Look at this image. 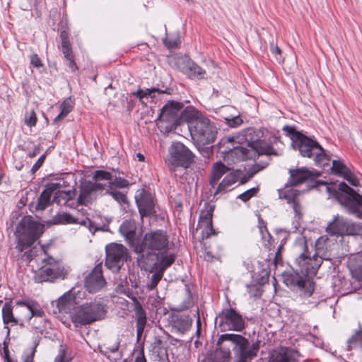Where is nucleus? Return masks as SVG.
Wrapping results in <instances>:
<instances>
[{"instance_id":"18","label":"nucleus","mask_w":362,"mask_h":362,"mask_svg":"<svg viewBox=\"0 0 362 362\" xmlns=\"http://www.w3.org/2000/svg\"><path fill=\"white\" fill-rule=\"evenodd\" d=\"M52 221L54 224H80L87 227L92 233L98 230L88 217L80 218L67 212L58 213L52 217Z\"/></svg>"},{"instance_id":"31","label":"nucleus","mask_w":362,"mask_h":362,"mask_svg":"<svg viewBox=\"0 0 362 362\" xmlns=\"http://www.w3.org/2000/svg\"><path fill=\"white\" fill-rule=\"evenodd\" d=\"M52 193L53 192L51 191L46 185L45 189L41 192L37 199V202L35 205V209L37 211H43L50 204Z\"/></svg>"},{"instance_id":"56","label":"nucleus","mask_w":362,"mask_h":362,"mask_svg":"<svg viewBox=\"0 0 362 362\" xmlns=\"http://www.w3.org/2000/svg\"><path fill=\"white\" fill-rule=\"evenodd\" d=\"M93 185L95 192L98 190H105L106 194L108 193L109 186L107 182L104 181L102 182L101 181H95V182H93Z\"/></svg>"},{"instance_id":"25","label":"nucleus","mask_w":362,"mask_h":362,"mask_svg":"<svg viewBox=\"0 0 362 362\" xmlns=\"http://www.w3.org/2000/svg\"><path fill=\"white\" fill-rule=\"evenodd\" d=\"M95 192L93 188V182L85 181L80 186V194L76 199L77 207L80 206H88L92 204L94 197L93 193Z\"/></svg>"},{"instance_id":"23","label":"nucleus","mask_w":362,"mask_h":362,"mask_svg":"<svg viewBox=\"0 0 362 362\" xmlns=\"http://www.w3.org/2000/svg\"><path fill=\"white\" fill-rule=\"evenodd\" d=\"M300 354L298 351L286 347H281L272 354V362H298Z\"/></svg>"},{"instance_id":"63","label":"nucleus","mask_w":362,"mask_h":362,"mask_svg":"<svg viewBox=\"0 0 362 362\" xmlns=\"http://www.w3.org/2000/svg\"><path fill=\"white\" fill-rule=\"evenodd\" d=\"M65 354H66L65 350L64 349L61 348L59 350V353L57 355V356L55 357L54 362H68L65 359Z\"/></svg>"},{"instance_id":"60","label":"nucleus","mask_w":362,"mask_h":362,"mask_svg":"<svg viewBox=\"0 0 362 362\" xmlns=\"http://www.w3.org/2000/svg\"><path fill=\"white\" fill-rule=\"evenodd\" d=\"M267 165H268V163H267V162L264 163L262 164L256 163V164L253 165L249 169V170L252 173L253 175H255V174H257V173H259V171H261L262 170L265 168L267 166Z\"/></svg>"},{"instance_id":"55","label":"nucleus","mask_w":362,"mask_h":362,"mask_svg":"<svg viewBox=\"0 0 362 362\" xmlns=\"http://www.w3.org/2000/svg\"><path fill=\"white\" fill-rule=\"evenodd\" d=\"M47 185L49 187V189L54 192V191L57 190L61 187H66L69 185L66 180H64V179H60L57 182H49L47 183Z\"/></svg>"},{"instance_id":"11","label":"nucleus","mask_w":362,"mask_h":362,"mask_svg":"<svg viewBox=\"0 0 362 362\" xmlns=\"http://www.w3.org/2000/svg\"><path fill=\"white\" fill-rule=\"evenodd\" d=\"M263 132L260 129L247 128L241 132L240 136H238L239 141H245L247 146L254 149L258 155H275L277 153L275 149L264 140H262Z\"/></svg>"},{"instance_id":"51","label":"nucleus","mask_w":362,"mask_h":362,"mask_svg":"<svg viewBox=\"0 0 362 362\" xmlns=\"http://www.w3.org/2000/svg\"><path fill=\"white\" fill-rule=\"evenodd\" d=\"M270 45V50L272 53L276 57V60L281 61L282 57H281V49L280 47L275 43L274 40L272 39L269 42Z\"/></svg>"},{"instance_id":"9","label":"nucleus","mask_w":362,"mask_h":362,"mask_svg":"<svg viewBox=\"0 0 362 362\" xmlns=\"http://www.w3.org/2000/svg\"><path fill=\"white\" fill-rule=\"evenodd\" d=\"M229 170L230 169L221 161L216 162L213 165L209 180L212 188L215 187L222 176L226 175L216 187L214 195L226 192L228 188L232 187L239 180L240 175H241L240 170H233L228 173Z\"/></svg>"},{"instance_id":"41","label":"nucleus","mask_w":362,"mask_h":362,"mask_svg":"<svg viewBox=\"0 0 362 362\" xmlns=\"http://www.w3.org/2000/svg\"><path fill=\"white\" fill-rule=\"evenodd\" d=\"M119 343L116 342L112 346H107L104 344L103 346H99L98 349L101 354L105 356V357H109L111 354L115 353L119 350Z\"/></svg>"},{"instance_id":"39","label":"nucleus","mask_w":362,"mask_h":362,"mask_svg":"<svg viewBox=\"0 0 362 362\" xmlns=\"http://www.w3.org/2000/svg\"><path fill=\"white\" fill-rule=\"evenodd\" d=\"M158 92L160 93H167V90H162L159 88H146L145 90L143 89H138L136 92L133 93V95H136L137 98H139V100L141 102V103H144L143 101L144 98H147L148 97H150L151 93Z\"/></svg>"},{"instance_id":"14","label":"nucleus","mask_w":362,"mask_h":362,"mask_svg":"<svg viewBox=\"0 0 362 362\" xmlns=\"http://www.w3.org/2000/svg\"><path fill=\"white\" fill-rule=\"evenodd\" d=\"M105 266L113 272H118L127 261V249L121 244L110 243L105 247Z\"/></svg>"},{"instance_id":"2","label":"nucleus","mask_w":362,"mask_h":362,"mask_svg":"<svg viewBox=\"0 0 362 362\" xmlns=\"http://www.w3.org/2000/svg\"><path fill=\"white\" fill-rule=\"evenodd\" d=\"M168 238L163 231L158 230L146 233L141 244L134 249L139 255L137 262L141 269L147 270L148 266H151L160 254L168 250Z\"/></svg>"},{"instance_id":"52","label":"nucleus","mask_w":362,"mask_h":362,"mask_svg":"<svg viewBox=\"0 0 362 362\" xmlns=\"http://www.w3.org/2000/svg\"><path fill=\"white\" fill-rule=\"evenodd\" d=\"M25 123L30 127H34L37 123V117L34 110L26 113L25 115Z\"/></svg>"},{"instance_id":"58","label":"nucleus","mask_w":362,"mask_h":362,"mask_svg":"<svg viewBox=\"0 0 362 362\" xmlns=\"http://www.w3.org/2000/svg\"><path fill=\"white\" fill-rule=\"evenodd\" d=\"M292 205L293 209L294 211V213L296 214V216L300 219L302 217V209L301 206L298 202V199L296 200L294 202L291 204Z\"/></svg>"},{"instance_id":"44","label":"nucleus","mask_w":362,"mask_h":362,"mask_svg":"<svg viewBox=\"0 0 362 362\" xmlns=\"http://www.w3.org/2000/svg\"><path fill=\"white\" fill-rule=\"evenodd\" d=\"M163 276V273L158 270H156V272L151 276L150 282L146 284V288L148 291L154 290L157 287V285L161 280Z\"/></svg>"},{"instance_id":"61","label":"nucleus","mask_w":362,"mask_h":362,"mask_svg":"<svg viewBox=\"0 0 362 362\" xmlns=\"http://www.w3.org/2000/svg\"><path fill=\"white\" fill-rule=\"evenodd\" d=\"M45 158H46V155L42 154L38 158L37 162L33 165V167L31 168V172L33 174L35 173L42 165V164L45 160Z\"/></svg>"},{"instance_id":"30","label":"nucleus","mask_w":362,"mask_h":362,"mask_svg":"<svg viewBox=\"0 0 362 362\" xmlns=\"http://www.w3.org/2000/svg\"><path fill=\"white\" fill-rule=\"evenodd\" d=\"M166 250L163 253L160 254L159 258L155 261L151 266H148V269H156L160 271L161 273H164L165 270L169 267L175 259V257L173 254L168 253Z\"/></svg>"},{"instance_id":"50","label":"nucleus","mask_w":362,"mask_h":362,"mask_svg":"<svg viewBox=\"0 0 362 362\" xmlns=\"http://www.w3.org/2000/svg\"><path fill=\"white\" fill-rule=\"evenodd\" d=\"M342 177L353 186L356 187L360 185L359 180L351 172L350 169L345 173V175Z\"/></svg>"},{"instance_id":"62","label":"nucleus","mask_w":362,"mask_h":362,"mask_svg":"<svg viewBox=\"0 0 362 362\" xmlns=\"http://www.w3.org/2000/svg\"><path fill=\"white\" fill-rule=\"evenodd\" d=\"M30 63L33 66H34L36 68H40L42 66L41 59L36 54H34L31 56Z\"/></svg>"},{"instance_id":"21","label":"nucleus","mask_w":362,"mask_h":362,"mask_svg":"<svg viewBox=\"0 0 362 362\" xmlns=\"http://www.w3.org/2000/svg\"><path fill=\"white\" fill-rule=\"evenodd\" d=\"M105 284V280L102 273V267L97 265L86 276L85 286L90 293H95Z\"/></svg>"},{"instance_id":"13","label":"nucleus","mask_w":362,"mask_h":362,"mask_svg":"<svg viewBox=\"0 0 362 362\" xmlns=\"http://www.w3.org/2000/svg\"><path fill=\"white\" fill-rule=\"evenodd\" d=\"M183 104L174 100L168 101L160 110L158 119L169 124L170 128L179 124L180 116L189 118L193 110L187 108L182 111Z\"/></svg>"},{"instance_id":"35","label":"nucleus","mask_w":362,"mask_h":362,"mask_svg":"<svg viewBox=\"0 0 362 362\" xmlns=\"http://www.w3.org/2000/svg\"><path fill=\"white\" fill-rule=\"evenodd\" d=\"M198 226L202 229V235L203 238H208L212 235H216L215 230L213 228L212 221L199 219Z\"/></svg>"},{"instance_id":"36","label":"nucleus","mask_w":362,"mask_h":362,"mask_svg":"<svg viewBox=\"0 0 362 362\" xmlns=\"http://www.w3.org/2000/svg\"><path fill=\"white\" fill-rule=\"evenodd\" d=\"M349 350L353 349H362V329L356 331L346 341Z\"/></svg>"},{"instance_id":"64","label":"nucleus","mask_w":362,"mask_h":362,"mask_svg":"<svg viewBox=\"0 0 362 362\" xmlns=\"http://www.w3.org/2000/svg\"><path fill=\"white\" fill-rule=\"evenodd\" d=\"M122 354L119 350L115 353L111 354L107 358L111 362H119L122 359Z\"/></svg>"},{"instance_id":"48","label":"nucleus","mask_w":362,"mask_h":362,"mask_svg":"<svg viewBox=\"0 0 362 362\" xmlns=\"http://www.w3.org/2000/svg\"><path fill=\"white\" fill-rule=\"evenodd\" d=\"M108 194H110L117 202L120 204H124L127 202V196L121 192L117 191L116 189H108Z\"/></svg>"},{"instance_id":"17","label":"nucleus","mask_w":362,"mask_h":362,"mask_svg":"<svg viewBox=\"0 0 362 362\" xmlns=\"http://www.w3.org/2000/svg\"><path fill=\"white\" fill-rule=\"evenodd\" d=\"M39 282L53 281L56 279L64 278V268L52 258L47 260L35 276Z\"/></svg>"},{"instance_id":"3","label":"nucleus","mask_w":362,"mask_h":362,"mask_svg":"<svg viewBox=\"0 0 362 362\" xmlns=\"http://www.w3.org/2000/svg\"><path fill=\"white\" fill-rule=\"evenodd\" d=\"M217 346L223 354L224 358H228L232 350L238 362H246L256 355L258 347L252 344L250 347L248 340L240 334H223L217 341Z\"/></svg>"},{"instance_id":"40","label":"nucleus","mask_w":362,"mask_h":362,"mask_svg":"<svg viewBox=\"0 0 362 362\" xmlns=\"http://www.w3.org/2000/svg\"><path fill=\"white\" fill-rule=\"evenodd\" d=\"M229 152H231L232 154L235 155L242 160H244L247 157V149L238 145L233 146V148H228L227 150L224 151V153Z\"/></svg>"},{"instance_id":"15","label":"nucleus","mask_w":362,"mask_h":362,"mask_svg":"<svg viewBox=\"0 0 362 362\" xmlns=\"http://www.w3.org/2000/svg\"><path fill=\"white\" fill-rule=\"evenodd\" d=\"M361 230L360 224L339 216H335L326 227V232L330 235H356Z\"/></svg>"},{"instance_id":"7","label":"nucleus","mask_w":362,"mask_h":362,"mask_svg":"<svg viewBox=\"0 0 362 362\" xmlns=\"http://www.w3.org/2000/svg\"><path fill=\"white\" fill-rule=\"evenodd\" d=\"M43 226L30 218H24L16 228V248L23 252L30 247L43 233Z\"/></svg>"},{"instance_id":"19","label":"nucleus","mask_w":362,"mask_h":362,"mask_svg":"<svg viewBox=\"0 0 362 362\" xmlns=\"http://www.w3.org/2000/svg\"><path fill=\"white\" fill-rule=\"evenodd\" d=\"M178 67L180 71L192 79H204L206 78V72L201 66L197 64L191 59L184 57L180 59L178 62Z\"/></svg>"},{"instance_id":"27","label":"nucleus","mask_w":362,"mask_h":362,"mask_svg":"<svg viewBox=\"0 0 362 362\" xmlns=\"http://www.w3.org/2000/svg\"><path fill=\"white\" fill-rule=\"evenodd\" d=\"M136 201L139 214L142 217L145 216H151L156 212L153 199L150 194L144 193L141 194L140 198L136 199Z\"/></svg>"},{"instance_id":"38","label":"nucleus","mask_w":362,"mask_h":362,"mask_svg":"<svg viewBox=\"0 0 362 362\" xmlns=\"http://www.w3.org/2000/svg\"><path fill=\"white\" fill-rule=\"evenodd\" d=\"M349 168L341 160H334L331 167L332 174L339 177H343Z\"/></svg>"},{"instance_id":"1","label":"nucleus","mask_w":362,"mask_h":362,"mask_svg":"<svg viewBox=\"0 0 362 362\" xmlns=\"http://www.w3.org/2000/svg\"><path fill=\"white\" fill-rule=\"evenodd\" d=\"M327 240V238L321 236L316 240V248L312 255L308 250L305 237L300 236L295 241L294 248L299 252L295 261L296 272L285 273L283 278L288 287L298 292L303 298L310 297L314 291V282L310 280V277L316 274L322 263V257L320 254Z\"/></svg>"},{"instance_id":"32","label":"nucleus","mask_w":362,"mask_h":362,"mask_svg":"<svg viewBox=\"0 0 362 362\" xmlns=\"http://www.w3.org/2000/svg\"><path fill=\"white\" fill-rule=\"evenodd\" d=\"M136 226L131 221H124L119 227V231L129 242L134 240L136 235Z\"/></svg>"},{"instance_id":"42","label":"nucleus","mask_w":362,"mask_h":362,"mask_svg":"<svg viewBox=\"0 0 362 362\" xmlns=\"http://www.w3.org/2000/svg\"><path fill=\"white\" fill-rule=\"evenodd\" d=\"M214 211V205L206 203L204 209L200 212L199 218L206 221H212Z\"/></svg>"},{"instance_id":"47","label":"nucleus","mask_w":362,"mask_h":362,"mask_svg":"<svg viewBox=\"0 0 362 362\" xmlns=\"http://www.w3.org/2000/svg\"><path fill=\"white\" fill-rule=\"evenodd\" d=\"M283 130L286 132L288 136H291L295 144L298 141V136H303V134L297 132L293 127L286 125L283 127Z\"/></svg>"},{"instance_id":"57","label":"nucleus","mask_w":362,"mask_h":362,"mask_svg":"<svg viewBox=\"0 0 362 362\" xmlns=\"http://www.w3.org/2000/svg\"><path fill=\"white\" fill-rule=\"evenodd\" d=\"M164 43L168 49H174L178 47L179 44L180 43V41L178 38L173 40L166 38L164 40Z\"/></svg>"},{"instance_id":"33","label":"nucleus","mask_w":362,"mask_h":362,"mask_svg":"<svg viewBox=\"0 0 362 362\" xmlns=\"http://www.w3.org/2000/svg\"><path fill=\"white\" fill-rule=\"evenodd\" d=\"M134 310L136 320V325L146 326L147 322L146 312L141 303L135 298H134Z\"/></svg>"},{"instance_id":"24","label":"nucleus","mask_w":362,"mask_h":362,"mask_svg":"<svg viewBox=\"0 0 362 362\" xmlns=\"http://www.w3.org/2000/svg\"><path fill=\"white\" fill-rule=\"evenodd\" d=\"M60 37L62 39L61 49L66 60V64L70 68L71 71H76L78 70V66L75 62L72 48L66 32H62Z\"/></svg>"},{"instance_id":"37","label":"nucleus","mask_w":362,"mask_h":362,"mask_svg":"<svg viewBox=\"0 0 362 362\" xmlns=\"http://www.w3.org/2000/svg\"><path fill=\"white\" fill-rule=\"evenodd\" d=\"M278 193L279 197L286 199L288 204H292L297 200L299 194L298 191L293 189H279Z\"/></svg>"},{"instance_id":"4","label":"nucleus","mask_w":362,"mask_h":362,"mask_svg":"<svg viewBox=\"0 0 362 362\" xmlns=\"http://www.w3.org/2000/svg\"><path fill=\"white\" fill-rule=\"evenodd\" d=\"M105 314L103 303L100 300H94L76 306L70 315V318L76 327H81L103 319Z\"/></svg>"},{"instance_id":"10","label":"nucleus","mask_w":362,"mask_h":362,"mask_svg":"<svg viewBox=\"0 0 362 362\" xmlns=\"http://www.w3.org/2000/svg\"><path fill=\"white\" fill-rule=\"evenodd\" d=\"M19 310L18 309V305L16 304V308L13 312V308L11 303H5L2 307V320L4 325V329L1 332V335H4V340L2 342L3 349L5 354V356H8V344L10 341V333L11 329L9 325H24V320L23 315H18Z\"/></svg>"},{"instance_id":"22","label":"nucleus","mask_w":362,"mask_h":362,"mask_svg":"<svg viewBox=\"0 0 362 362\" xmlns=\"http://www.w3.org/2000/svg\"><path fill=\"white\" fill-rule=\"evenodd\" d=\"M288 173L290 175L288 183L292 186L302 184L307 180L312 177H317L320 175L315 170H310L305 168L290 169Z\"/></svg>"},{"instance_id":"16","label":"nucleus","mask_w":362,"mask_h":362,"mask_svg":"<svg viewBox=\"0 0 362 362\" xmlns=\"http://www.w3.org/2000/svg\"><path fill=\"white\" fill-rule=\"evenodd\" d=\"M218 317L220 319L219 326L222 330L242 332L245 328V319L234 308L223 309Z\"/></svg>"},{"instance_id":"49","label":"nucleus","mask_w":362,"mask_h":362,"mask_svg":"<svg viewBox=\"0 0 362 362\" xmlns=\"http://www.w3.org/2000/svg\"><path fill=\"white\" fill-rule=\"evenodd\" d=\"M258 190V187H252L239 194L238 198L241 199L243 202H246L255 196Z\"/></svg>"},{"instance_id":"5","label":"nucleus","mask_w":362,"mask_h":362,"mask_svg":"<svg viewBox=\"0 0 362 362\" xmlns=\"http://www.w3.org/2000/svg\"><path fill=\"white\" fill-rule=\"evenodd\" d=\"M327 190L333 195L338 202L344 206L350 214L362 219V195L347 185L344 182L339 184L337 189L327 186Z\"/></svg>"},{"instance_id":"53","label":"nucleus","mask_w":362,"mask_h":362,"mask_svg":"<svg viewBox=\"0 0 362 362\" xmlns=\"http://www.w3.org/2000/svg\"><path fill=\"white\" fill-rule=\"evenodd\" d=\"M226 124L230 127H237L243 123V119L239 116H235L231 118H225Z\"/></svg>"},{"instance_id":"29","label":"nucleus","mask_w":362,"mask_h":362,"mask_svg":"<svg viewBox=\"0 0 362 362\" xmlns=\"http://www.w3.org/2000/svg\"><path fill=\"white\" fill-rule=\"evenodd\" d=\"M76 298L71 291L66 292L61 296L57 303V307L59 313L71 314L74 309L76 308Z\"/></svg>"},{"instance_id":"43","label":"nucleus","mask_w":362,"mask_h":362,"mask_svg":"<svg viewBox=\"0 0 362 362\" xmlns=\"http://www.w3.org/2000/svg\"><path fill=\"white\" fill-rule=\"evenodd\" d=\"M112 175L110 173L102 170H98L95 171L93 179L98 182V181H105L108 182V185H110V182L112 180Z\"/></svg>"},{"instance_id":"59","label":"nucleus","mask_w":362,"mask_h":362,"mask_svg":"<svg viewBox=\"0 0 362 362\" xmlns=\"http://www.w3.org/2000/svg\"><path fill=\"white\" fill-rule=\"evenodd\" d=\"M194 304V302L192 300V296H191V294L189 293V296L187 297V298L184 300L180 305V310H187L191 307H192Z\"/></svg>"},{"instance_id":"8","label":"nucleus","mask_w":362,"mask_h":362,"mask_svg":"<svg viewBox=\"0 0 362 362\" xmlns=\"http://www.w3.org/2000/svg\"><path fill=\"white\" fill-rule=\"evenodd\" d=\"M298 138V141L295 145L302 156L313 158L317 166L325 168L329 165L330 158L316 140L305 135Z\"/></svg>"},{"instance_id":"26","label":"nucleus","mask_w":362,"mask_h":362,"mask_svg":"<svg viewBox=\"0 0 362 362\" xmlns=\"http://www.w3.org/2000/svg\"><path fill=\"white\" fill-rule=\"evenodd\" d=\"M76 195L75 189L58 190L54 196L53 202L58 205L75 209L77 208Z\"/></svg>"},{"instance_id":"28","label":"nucleus","mask_w":362,"mask_h":362,"mask_svg":"<svg viewBox=\"0 0 362 362\" xmlns=\"http://www.w3.org/2000/svg\"><path fill=\"white\" fill-rule=\"evenodd\" d=\"M149 351L151 357L154 361H160L168 358L165 343L158 337L151 343Z\"/></svg>"},{"instance_id":"54","label":"nucleus","mask_w":362,"mask_h":362,"mask_svg":"<svg viewBox=\"0 0 362 362\" xmlns=\"http://www.w3.org/2000/svg\"><path fill=\"white\" fill-rule=\"evenodd\" d=\"M36 351V345L25 350L23 355V361L24 362H33L34 356Z\"/></svg>"},{"instance_id":"6","label":"nucleus","mask_w":362,"mask_h":362,"mask_svg":"<svg viewBox=\"0 0 362 362\" xmlns=\"http://www.w3.org/2000/svg\"><path fill=\"white\" fill-rule=\"evenodd\" d=\"M193 110L188 119L189 130L193 141L199 145H206L213 142L216 137V128L208 118L196 117Z\"/></svg>"},{"instance_id":"20","label":"nucleus","mask_w":362,"mask_h":362,"mask_svg":"<svg viewBox=\"0 0 362 362\" xmlns=\"http://www.w3.org/2000/svg\"><path fill=\"white\" fill-rule=\"evenodd\" d=\"M17 305L19 312L23 313L24 324L27 322H30L33 317H42L45 315V312L35 302L19 300L17 301Z\"/></svg>"},{"instance_id":"12","label":"nucleus","mask_w":362,"mask_h":362,"mask_svg":"<svg viewBox=\"0 0 362 362\" xmlns=\"http://www.w3.org/2000/svg\"><path fill=\"white\" fill-rule=\"evenodd\" d=\"M192 152L181 142L173 143L169 148L167 164L171 171L177 167L187 168L192 163Z\"/></svg>"},{"instance_id":"46","label":"nucleus","mask_w":362,"mask_h":362,"mask_svg":"<svg viewBox=\"0 0 362 362\" xmlns=\"http://www.w3.org/2000/svg\"><path fill=\"white\" fill-rule=\"evenodd\" d=\"M175 325L180 331L185 332L190 327L191 322L187 317H180L175 321Z\"/></svg>"},{"instance_id":"45","label":"nucleus","mask_w":362,"mask_h":362,"mask_svg":"<svg viewBox=\"0 0 362 362\" xmlns=\"http://www.w3.org/2000/svg\"><path fill=\"white\" fill-rule=\"evenodd\" d=\"M129 182L122 177H115V179L112 178L111 182H110L109 189H116V188H124L129 186Z\"/></svg>"},{"instance_id":"34","label":"nucleus","mask_w":362,"mask_h":362,"mask_svg":"<svg viewBox=\"0 0 362 362\" xmlns=\"http://www.w3.org/2000/svg\"><path fill=\"white\" fill-rule=\"evenodd\" d=\"M60 112L59 114L54 118V123H57L64 118L73 109V102L71 98H66L64 102L60 105Z\"/></svg>"}]
</instances>
